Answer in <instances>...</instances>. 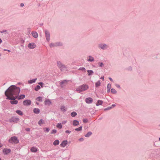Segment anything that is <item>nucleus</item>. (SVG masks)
Masks as SVG:
<instances>
[{"label":"nucleus","instance_id":"nucleus-9","mask_svg":"<svg viewBox=\"0 0 160 160\" xmlns=\"http://www.w3.org/2000/svg\"><path fill=\"white\" fill-rule=\"evenodd\" d=\"M23 103L24 105L28 106L31 104V102L29 100H26L23 101Z\"/></svg>","mask_w":160,"mask_h":160},{"label":"nucleus","instance_id":"nucleus-42","mask_svg":"<svg viewBox=\"0 0 160 160\" xmlns=\"http://www.w3.org/2000/svg\"><path fill=\"white\" fill-rule=\"evenodd\" d=\"M88 120L87 119H84L83 120V122L84 123H86L88 122Z\"/></svg>","mask_w":160,"mask_h":160},{"label":"nucleus","instance_id":"nucleus-31","mask_svg":"<svg viewBox=\"0 0 160 160\" xmlns=\"http://www.w3.org/2000/svg\"><path fill=\"white\" fill-rule=\"evenodd\" d=\"M60 109L62 111H66V108H65V107L64 106H62L60 108Z\"/></svg>","mask_w":160,"mask_h":160},{"label":"nucleus","instance_id":"nucleus-10","mask_svg":"<svg viewBox=\"0 0 160 160\" xmlns=\"http://www.w3.org/2000/svg\"><path fill=\"white\" fill-rule=\"evenodd\" d=\"M44 103L46 105L49 106L52 104L51 101L49 99H46Z\"/></svg>","mask_w":160,"mask_h":160},{"label":"nucleus","instance_id":"nucleus-2","mask_svg":"<svg viewBox=\"0 0 160 160\" xmlns=\"http://www.w3.org/2000/svg\"><path fill=\"white\" fill-rule=\"evenodd\" d=\"M88 88V85L84 84L78 87L76 89V90L78 92H80L87 90Z\"/></svg>","mask_w":160,"mask_h":160},{"label":"nucleus","instance_id":"nucleus-28","mask_svg":"<svg viewBox=\"0 0 160 160\" xmlns=\"http://www.w3.org/2000/svg\"><path fill=\"white\" fill-rule=\"evenodd\" d=\"M11 100V101H10V103L12 104H16L18 103V101L17 100Z\"/></svg>","mask_w":160,"mask_h":160},{"label":"nucleus","instance_id":"nucleus-6","mask_svg":"<svg viewBox=\"0 0 160 160\" xmlns=\"http://www.w3.org/2000/svg\"><path fill=\"white\" fill-rule=\"evenodd\" d=\"M68 81L66 80H64L61 81L60 83V86L62 88L64 87L67 84Z\"/></svg>","mask_w":160,"mask_h":160},{"label":"nucleus","instance_id":"nucleus-52","mask_svg":"<svg viewBox=\"0 0 160 160\" xmlns=\"http://www.w3.org/2000/svg\"><path fill=\"white\" fill-rule=\"evenodd\" d=\"M111 107H110V108H108L105 109H104V110L109 109H111Z\"/></svg>","mask_w":160,"mask_h":160},{"label":"nucleus","instance_id":"nucleus-41","mask_svg":"<svg viewBox=\"0 0 160 160\" xmlns=\"http://www.w3.org/2000/svg\"><path fill=\"white\" fill-rule=\"evenodd\" d=\"M57 130L56 129H53L52 130L51 132V134H54L56 133L57 132Z\"/></svg>","mask_w":160,"mask_h":160},{"label":"nucleus","instance_id":"nucleus-56","mask_svg":"<svg viewBox=\"0 0 160 160\" xmlns=\"http://www.w3.org/2000/svg\"><path fill=\"white\" fill-rule=\"evenodd\" d=\"M7 51H8V52H10V50H7Z\"/></svg>","mask_w":160,"mask_h":160},{"label":"nucleus","instance_id":"nucleus-16","mask_svg":"<svg viewBox=\"0 0 160 160\" xmlns=\"http://www.w3.org/2000/svg\"><path fill=\"white\" fill-rule=\"evenodd\" d=\"M25 97V95H21L19 96H18V97L16 99H18V100L23 99Z\"/></svg>","mask_w":160,"mask_h":160},{"label":"nucleus","instance_id":"nucleus-5","mask_svg":"<svg viewBox=\"0 0 160 160\" xmlns=\"http://www.w3.org/2000/svg\"><path fill=\"white\" fill-rule=\"evenodd\" d=\"M19 120V118L16 117H12L9 120V121L11 123L15 122L17 123Z\"/></svg>","mask_w":160,"mask_h":160},{"label":"nucleus","instance_id":"nucleus-50","mask_svg":"<svg viewBox=\"0 0 160 160\" xmlns=\"http://www.w3.org/2000/svg\"><path fill=\"white\" fill-rule=\"evenodd\" d=\"M109 78V80H110L111 81H112H112H113V80L112 79V78Z\"/></svg>","mask_w":160,"mask_h":160},{"label":"nucleus","instance_id":"nucleus-23","mask_svg":"<svg viewBox=\"0 0 160 160\" xmlns=\"http://www.w3.org/2000/svg\"><path fill=\"white\" fill-rule=\"evenodd\" d=\"M59 143V141L58 140H55L53 143V144L54 145L56 146L58 145Z\"/></svg>","mask_w":160,"mask_h":160},{"label":"nucleus","instance_id":"nucleus-49","mask_svg":"<svg viewBox=\"0 0 160 160\" xmlns=\"http://www.w3.org/2000/svg\"><path fill=\"white\" fill-rule=\"evenodd\" d=\"M20 6L21 7H23L24 6V4L22 3L21 4Z\"/></svg>","mask_w":160,"mask_h":160},{"label":"nucleus","instance_id":"nucleus-51","mask_svg":"<svg viewBox=\"0 0 160 160\" xmlns=\"http://www.w3.org/2000/svg\"><path fill=\"white\" fill-rule=\"evenodd\" d=\"M2 144L0 143V148L2 147Z\"/></svg>","mask_w":160,"mask_h":160},{"label":"nucleus","instance_id":"nucleus-30","mask_svg":"<svg viewBox=\"0 0 160 160\" xmlns=\"http://www.w3.org/2000/svg\"><path fill=\"white\" fill-rule=\"evenodd\" d=\"M77 115V113L75 112H73L71 114V116L72 117H74Z\"/></svg>","mask_w":160,"mask_h":160},{"label":"nucleus","instance_id":"nucleus-26","mask_svg":"<svg viewBox=\"0 0 160 160\" xmlns=\"http://www.w3.org/2000/svg\"><path fill=\"white\" fill-rule=\"evenodd\" d=\"M102 101L101 100H99L98 101L96 105L98 106L100 105H101L102 103Z\"/></svg>","mask_w":160,"mask_h":160},{"label":"nucleus","instance_id":"nucleus-59","mask_svg":"<svg viewBox=\"0 0 160 160\" xmlns=\"http://www.w3.org/2000/svg\"><path fill=\"white\" fill-rule=\"evenodd\" d=\"M7 50H6V49H4V51H7Z\"/></svg>","mask_w":160,"mask_h":160},{"label":"nucleus","instance_id":"nucleus-13","mask_svg":"<svg viewBox=\"0 0 160 160\" xmlns=\"http://www.w3.org/2000/svg\"><path fill=\"white\" fill-rule=\"evenodd\" d=\"M85 101L87 103H90L92 102V99L91 98H87L86 99Z\"/></svg>","mask_w":160,"mask_h":160},{"label":"nucleus","instance_id":"nucleus-57","mask_svg":"<svg viewBox=\"0 0 160 160\" xmlns=\"http://www.w3.org/2000/svg\"><path fill=\"white\" fill-rule=\"evenodd\" d=\"M115 106V105H112V106L113 107H114Z\"/></svg>","mask_w":160,"mask_h":160},{"label":"nucleus","instance_id":"nucleus-1","mask_svg":"<svg viewBox=\"0 0 160 160\" xmlns=\"http://www.w3.org/2000/svg\"><path fill=\"white\" fill-rule=\"evenodd\" d=\"M20 91L19 88L17 87L14 85L11 86L5 92V94L7 97V99L15 100L18 97Z\"/></svg>","mask_w":160,"mask_h":160},{"label":"nucleus","instance_id":"nucleus-14","mask_svg":"<svg viewBox=\"0 0 160 160\" xmlns=\"http://www.w3.org/2000/svg\"><path fill=\"white\" fill-rule=\"evenodd\" d=\"M30 150L32 152H36L38 151V148L36 147H32L31 148Z\"/></svg>","mask_w":160,"mask_h":160},{"label":"nucleus","instance_id":"nucleus-27","mask_svg":"<svg viewBox=\"0 0 160 160\" xmlns=\"http://www.w3.org/2000/svg\"><path fill=\"white\" fill-rule=\"evenodd\" d=\"M87 71L88 72V74L89 76H90L92 75L93 73V71L91 70H88Z\"/></svg>","mask_w":160,"mask_h":160},{"label":"nucleus","instance_id":"nucleus-53","mask_svg":"<svg viewBox=\"0 0 160 160\" xmlns=\"http://www.w3.org/2000/svg\"><path fill=\"white\" fill-rule=\"evenodd\" d=\"M83 140V138H81L80 139V141H82Z\"/></svg>","mask_w":160,"mask_h":160},{"label":"nucleus","instance_id":"nucleus-17","mask_svg":"<svg viewBox=\"0 0 160 160\" xmlns=\"http://www.w3.org/2000/svg\"><path fill=\"white\" fill-rule=\"evenodd\" d=\"M73 125L74 126H77L79 124V122L77 120H74L72 122Z\"/></svg>","mask_w":160,"mask_h":160},{"label":"nucleus","instance_id":"nucleus-22","mask_svg":"<svg viewBox=\"0 0 160 160\" xmlns=\"http://www.w3.org/2000/svg\"><path fill=\"white\" fill-rule=\"evenodd\" d=\"M56 127L59 129H61L62 128V124L61 123H58L56 125Z\"/></svg>","mask_w":160,"mask_h":160},{"label":"nucleus","instance_id":"nucleus-37","mask_svg":"<svg viewBox=\"0 0 160 160\" xmlns=\"http://www.w3.org/2000/svg\"><path fill=\"white\" fill-rule=\"evenodd\" d=\"M43 130L45 132H48L49 131V129L48 128H44Z\"/></svg>","mask_w":160,"mask_h":160},{"label":"nucleus","instance_id":"nucleus-29","mask_svg":"<svg viewBox=\"0 0 160 160\" xmlns=\"http://www.w3.org/2000/svg\"><path fill=\"white\" fill-rule=\"evenodd\" d=\"M16 112L17 113H18V114L20 115H23V113L22 112L19 110H17L16 111Z\"/></svg>","mask_w":160,"mask_h":160},{"label":"nucleus","instance_id":"nucleus-39","mask_svg":"<svg viewBox=\"0 0 160 160\" xmlns=\"http://www.w3.org/2000/svg\"><path fill=\"white\" fill-rule=\"evenodd\" d=\"M107 88L109 90V91H110V89L111 88V85L110 84H108Z\"/></svg>","mask_w":160,"mask_h":160},{"label":"nucleus","instance_id":"nucleus-19","mask_svg":"<svg viewBox=\"0 0 160 160\" xmlns=\"http://www.w3.org/2000/svg\"><path fill=\"white\" fill-rule=\"evenodd\" d=\"M94 60L93 57L91 56H89L88 57V61L90 62H92Z\"/></svg>","mask_w":160,"mask_h":160},{"label":"nucleus","instance_id":"nucleus-21","mask_svg":"<svg viewBox=\"0 0 160 160\" xmlns=\"http://www.w3.org/2000/svg\"><path fill=\"white\" fill-rule=\"evenodd\" d=\"M45 123L44 121L42 119H40L38 122V124L40 125Z\"/></svg>","mask_w":160,"mask_h":160},{"label":"nucleus","instance_id":"nucleus-25","mask_svg":"<svg viewBox=\"0 0 160 160\" xmlns=\"http://www.w3.org/2000/svg\"><path fill=\"white\" fill-rule=\"evenodd\" d=\"M37 79V78H35L32 80H30L28 81V83H34L36 81Z\"/></svg>","mask_w":160,"mask_h":160},{"label":"nucleus","instance_id":"nucleus-47","mask_svg":"<svg viewBox=\"0 0 160 160\" xmlns=\"http://www.w3.org/2000/svg\"><path fill=\"white\" fill-rule=\"evenodd\" d=\"M26 130L27 131H30V129L29 128H26Z\"/></svg>","mask_w":160,"mask_h":160},{"label":"nucleus","instance_id":"nucleus-48","mask_svg":"<svg viewBox=\"0 0 160 160\" xmlns=\"http://www.w3.org/2000/svg\"><path fill=\"white\" fill-rule=\"evenodd\" d=\"M116 86L118 88H119L120 87V86H119V85L116 84Z\"/></svg>","mask_w":160,"mask_h":160},{"label":"nucleus","instance_id":"nucleus-15","mask_svg":"<svg viewBox=\"0 0 160 160\" xmlns=\"http://www.w3.org/2000/svg\"><path fill=\"white\" fill-rule=\"evenodd\" d=\"M32 36L35 38H37L38 36V33L36 32H32Z\"/></svg>","mask_w":160,"mask_h":160},{"label":"nucleus","instance_id":"nucleus-32","mask_svg":"<svg viewBox=\"0 0 160 160\" xmlns=\"http://www.w3.org/2000/svg\"><path fill=\"white\" fill-rule=\"evenodd\" d=\"M79 70L82 71L84 72H86V69L83 67L80 68L79 69Z\"/></svg>","mask_w":160,"mask_h":160},{"label":"nucleus","instance_id":"nucleus-12","mask_svg":"<svg viewBox=\"0 0 160 160\" xmlns=\"http://www.w3.org/2000/svg\"><path fill=\"white\" fill-rule=\"evenodd\" d=\"M68 141L67 140H65L60 144V146L62 147H64L67 144Z\"/></svg>","mask_w":160,"mask_h":160},{"label":"nucleus","instance_id":"nucleus-55","mask_svg":"<svg viewBox=\"0 0 160 160\" xmlns=\"http://www.w3.org/2000/svg\"><path fill=\"white\" fill-rule=\"evenodd\" d=\"M2 42V40L0 38V43Z\"/></svg>","mask_w":160,"mask_h":160},{"label":"nucleus","instance_id":"nucleus-61","mask_svg":"<svg viewBox=\"0 0 160 160\" xmlns=\"http://www.w3.org/2000/svg\"><path fill=\"white\" fill-rule=\"evenodd\" d=\"M1 54H0V56H1Z\"/></svg>","mask_w":160,"mask_h":160},{"label":"nucleus","instance_id":"nucleus-36","mask_svg":"<svg viewBox=\"0 0 160 160\" xmlns=\"http://www.w3.org/2000/svg\"><path fill=\"white\" fill-rule=\"evenodd\" d=\"M82 127L81 126L78 128H76L75 129V130L77 131H80L82 130Z\"/></svg>","mask_w":160,"mask_h":160},{"label":"nucleus","instance_id":"nucleus-20","mask_svg":"<svg viewBox=\"0 0 160 160\" xmlns=\"http://www.w3.org/2000/svg\"><path fill=\"white\" fill-rule=\"evenodd\" d=\"M33 112L36 114L39 113L40 112V110L38 108H35L33 110Z\"/></svg>","mask_w":160,"mask_h":160},{"label":"nucleus","instance_id":"nucleus-18","mask_svg":"<svg viewBox=\"0 0 160 160\" xmlns=\"http://www.w3.org/2000/svg\"><path fill=\"white\" fill-rule=\"evenodd\" d=\"M99 47L102 49H104L108 47V46L105 44H102L99 45Z\"/></svg>","mask_w":160,"mask_h":160},{"label":"nucleus","instance_id":"nucleus-4","mask_svg":"<svg viewBox=\"0 0 160 160\" xmlns=\"http://www.w3.org/2000/svg\"><path fill=\"white\" fill-rule=\"evenodd\" d=\"M57 63L58 67L62 71H63L66 68L65 66L62 64L60 62L58 61Z\"/></svg>","mask_w":160,"mask_h":160},{"label":"nucleus","instance_id":"nucleus-35","mask_svg":"<svg viewBox=\"0 0 160 160\" xmlns=\"http://www.w3.org/2000/svg\"><path fill=\"white\" fill-rule=\"evenodd\" d=\"M59 45H59V44H56V45H55L54 44L51 43L50 44V47L51 48H52V47H54V46H59Z\"/></svg>","mask_w":160,"mask_h":160},{"label":"nucleus","instance_id":"nucleus-7","mask_svg":"<svg viewBox=\"0 0 160 160\" xmlns=\"http://www.w3.org/2000/svg\"><path fill=\"white\" fill-rule=\"evenodd\" d=\"M3 153L5 155H7L10 153L11 152V150L10 149L8 148H4L3 150Z\"/></svg>","mask_w":160,"mask_h":160},{"label":"nucleus","instance_id":"nucleus-58","mask_svg":"<svg viewBox=\"0 0 160 160\" xmlns=\"http://www.w3.org/2000/svg\"><path fill=\"white\" fill-rule=\"evenodd\" d=\"M36 103L37 104V105H38L39 104V103L37 102H36Z\"/></svg>","mask_w":160,"mask_h":160},{"label":"nucleus","instance_id":"nucleus-38","mask_svg":"<svg viewBox=\"0 0 160 160\" xmlns=\"http://www.w3.org/2000/svg\"><path fill=\"white\" fill-rule=\"evenodd\" d=\"M40 87L39 85H37L36 87L35 88V91H38L40 89Z\"/></svg>","mask_w":160,"mask_h":160},{"label":"nucleus","instance_id":"nucleus-46","mask_svg":"<svg viewBox=\"0 0 160 160\" xmlns=\"http://www.w3.org/2000/svg\"><path fill=\"white\" fill-rule=\"evenodd\" d=\"M103 66V64L102 63H101L100 65V66L101 67H102Z\"/></svg>","mask_w":160,"mask_h":160},{"label":"nucleus","instance_id":"nucleus-3","mask_svg":"<svg viewBox=\"0 0 160 160\" xmlns=\"http://www.w3.org/2000/svg\"><path fill=\"white\" fill-rule=\"evenodd\" d=\"M8 141L12 143L16 144L19 142V140L15 136L12 137Z\"/></svg>","mask_w":160,"mask_h":160},{"label":"nucleus","instance_id":"nucleus-60","mask_svg":"<svg viewBox=\"0 0 160 160\" xmlns=\"http://www.w3.org/2000/svg\"><path fill=\"white\" fill-rule=\"evenodd\" d=\"M159 140L160 141V137L159 138Z\"/></svg>","mask_w":160,"mask_h":160},{"label":"nucleus","instance_id":"nucleus-33","mask_svg":"<svg viewBox=\"0 0 160 160\" xmlns=\"http://www.w3.org/2000/svg\"><path fill=\"white\" fill-rule=\"evenodd\" d=\"M100 83H100V81H98L97 82H96L95 83L96 87H98V86H99L100 85Z\"/></svg>","mask_w":160,"mask_h":160},{"label":"nucleus","instance_id":"nucleus-40","mask_svg":"<svg viewBox=\"0 0 160 160\" xmlns=\"http://www.w3.org/2000/svg\"><path fill=\"white\" fill-rule=\"evenodd\" d=\"M111 91L113 93H116L117 92L116 91L115 89L113 88H112L111 90Z\"/></svg>","mask_w":160,"mask_h":160},{"label":"nucleus","instance_id":"nucleus-44","mask_svg":"<svg viewBox=\"0 0 160 160\" xmlns=\"http://www.w3.org/2000/svg\"><path fill=\"white\" fill-rule=\"evenodd\" d=\"M67 121H62V124H65L67 122Z\"/></svg>","mask_w":160,"mask_h":160},{"label":"nucleus","instance_id":"nucleus-34","mask_svg":"<svg viewBox=\"0 0 160 160\" xmlns=\"http://www.w3.org/2000/svg\"><path fill=\"white\" fill-rule=\"evenodd\" d=\"M92 133L91 132H88L85 135V136L86 137H89L90 136L91 134Z\"/></svg>","mask_w":160,"mask_h":160},{"label":"nucleus","instance_id":"nucleus-11","mask_svg":"<svg viewBox=\"0 0 160 160\" xmlns=\"http://www.w3.org/2000/svg\"><path fill=\"white\" fill-rule=\"evenodd\" d=\"M45 33L46 39L48 41H49L50 40L49 32L48 31H45Z\"/></svg>","mask_w":160,"mask_h":160},{"label":"nucleus","instance_id":"nucleus-54","mask_svg":"<svg viewBox=\"0 0 160 160\" xmlns=\"http://www.w3.org/2000/svg\"><path fill=\"white\" fill-rule=\"evenodd\" d=\"M101 78V79H102V80H104V76L102 77Z\"/></svg>","mask_w":160,"mask_h":160},{"label":"nucleus","instance_id":"nucleus-43","mask_svg":"<svg viewBox=\"0 0 160 160\" xmlns=\"http://www.w3.org/2000/svg\"><path fill=\"white\" fill-rule=\"evenodd\" d=\"M38 84L40 85L42 88L43 87V83L42 82H40L38 83Z\"/></svg>","mask_w":160,"mask_h":160},{"label":"nucleus","instance_id":"nucleus-24","mask_svg":"<svg viewBox=\"0 0 160 160\" xmlns=\"http://www.w3.org/2000/svg\"><path fill=\"white\" fill-rule=\"evenodd\" d=\"M36 100L37 101L42 102V98L41 97H38L36 98Z\"/></svg>","mask_w":160,"mask_h":160},{"label":"nucleus","instance_id":"nucleus-45","mask_svg":"<svg viewBox=\"0 0 160 160\" xmlns=\"http://www.w3.org/2000/svg\"><path fill=\"white\" fill-rule=\"evenodd\" d=\"M71 132V131L69 130H66L65 131V132L67 133H70Z\"/></svg>","mask_w":160,"mask_h":160},{"label":"nucleus","instance_id":"nucleus-8","mask_svg":"<svg viewBox=\"0 0 160 160\" xmlns=\"http://www.w3.org/2000/svg\"><path fill=\"white\" fill-rule=\"evenodd\" d=\"M36 46V44L33 42L30 43L28 44V47L30 49H34Z\"/></svg>","mask_w":160,"mask_h":160}]
</instances>
